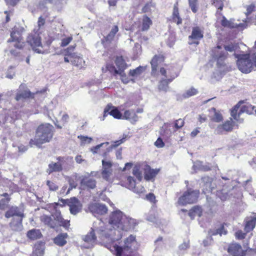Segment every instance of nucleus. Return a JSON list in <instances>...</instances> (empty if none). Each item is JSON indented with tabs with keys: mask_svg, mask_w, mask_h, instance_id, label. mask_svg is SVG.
<instances>
[{
	"mask_svg": "<svg viewBox=\"0 0 256 256\" xmlns=\"http://www.w3.org/2000/svg\"><path fill=\"white\" fill-rule=\"evenodd\" d=\"M125 215L120 210H116L112 212L110 216L109 219V222L106 226V227L104 226V229L108 236L110 237V240L112 242L118 240L120 238H115L114 234L116 235V234H119L120 232L119 230H124V224H123L124 217Z\"/></svg>",
	"mask_w": 256,
	"mask_h": 256,
	"instance_id": "obj_1",
	"label": "nucleus"
},
{
	"mask_svg": "<svg viewBox=\"0 0 256 256\" xmlns=\"http://www.w3.org/2000/svg\"><path fill=\"white\" fill-rule=\"evenodd\" d=\"M54 130V126L48 123L40 125L36 130L34 138L30 142V146L40 148L42 144L48 142L53 136Z\"/></svg>",
	"mask_w": 256,
	"mask_h": 256,
	"instance_id": "obj_2",
	"label": "nucleus"
},
{
	"mask_svg": "<svg viewBox=\"0 0 256 256\" xmlns=\"http://www.w3.org/2000/svg\"><path fill=\"white\" fill-rule=\"evenodd\" d=\"M104 222L101 220H98L97 222H94V228H92V230L87 235L85 236L84 240L86 242L90 243L92 244H94L96 238L95 235V232L99 235V237L102 240L109 238V234H108L105 230L104 229Z\"/></svg>",
	"mask_w": 256,
	"mask_h": 256,
	"instance_id": "obj_3",
	"label": "nucleus"
},
{
	"mask_svg": "<svg viewBox=\"0 0 256 256\" xmlns=\"http://www.w3.org/2000/svg\"><path fill=\"white\" fill-rule=\"evenodd\" d=\"M38 30L34 29L27 38V42L30 44L32 50L38 54H44L41 38Z\"/></svg>",
	"mask_w": 256,
	"mask_h": 256,
	"instance_id": "obj_4",
	"label": "nucleus"
},
{
	"mask_svg": "<svg viewBox=\"0 0 256 256\" xmlns=\"http://www.w3.org/2000/svg\"><path fill=\"white\" fill-rule=\"evenodd\" d=\"M22 28L14 27L10 33V38L8 40L10 43V48L14 46L18 49H22L24 46V42L21 36Z\"/></svg>",
	"mask_w": 256,
	"mask_h": 256,
	"instance_id": "obj_5",
	"label": "nucleus"
},
{
	"mask_svg": "<svg viewBox=\"0 0 256 256\" xmlns=\"http://www.w3.org/2000/svg\"><path fill=\"white\" fill-rule=\"evenodd\" d=\"M240 104V103L236 104L231 111V116L239 122H242L243 121V118H240L242 114H252L255 108L254 106L250 104L243 105L241 106Z\"/></svg>",
	"mask_w": 256,
	"mask_h": 256,
	"instance_id": "obj_6",
	"label": "nucleus"
},
{
	"mask_svg": "<svg viewBox=\"0 0 256 256\" xmlns=\"http://www.w3.org/2000/svg\"><path fill=\"white\" fill-rule=\"evenodd\" d=\"M234 48L233 46L229 45L224 46V50H222L220 46H218L212 50L213 56L217 61L218 66H222L224 64V60L226 56V51L232 52Z\"/></svg>",
	"mask_w": 256,
	"mask_h": 256,
	"instance_id": "obj_7",
	"label": "nucleus"
},
{
	"mask_svg": "<svg viewBox=\"0 0 256 256\" xmlns=\"http://www.w3.org/2000/svg\"><path fill=\"white\" fill-rule=\"evenodd\" d=\"M135 237L132 235L130 236L124 241L123 246H118L114 244L110 246L108 248L116 256H121L123 250H128L131 248L132 244L134 242Z\"/></svg>",
	"mask_w": 256,
	"mask_h": 256,
	"instance_id": "obj_8",
	"label": "nucleus"
},
{
	"mask_svg": "<svg viewBox=\"0 0 256 256\" xmlns=\"http://www.w3.org/2000/svg\"><path fill=\"white\" fill-rule=\"evenodd\" d=\"M199 194L200 192L198 190L189 189L178 198V203L182 206L194 203L196 202Z\"/></svg>",
	"mask_w": 256,
	"mask_h": 256,
	"instance_id": "obj_9",
	"label": "nucleus"
},
{
	"mask_svg": "<svg viewBox=\"0 0 256 256\" xmlns=\"http://www.w3.org/2000/svg\"><path fill=\"white\" fill-rule=\"evenodd\" d=\"M88 210L96 217L105 214L108 212L106 205L100 203H92L89 205Z\"/></svg>",
	"mask_w": 256,
	"mask_h": 256,
	"instance_id": "obj_10",
	"label": "nucleus"
},
{
	"mask_svg": "<svg viewBox=\"0 0 256 256\" xmlns=\"http://www.w3.org/2000/svg\"><path fill=\"white\" fill-rule=\"evenodd\" d=\"M102 176L104 180L110 181L112 174V164L110 160H102Z\"/></svg>",
	"mask_w": 256,
	"mask_h": 256,
	"instance_id": "obj_11",
	"label": "nucleus"
},
{
	"mask_svg": "<svg viewBox=\"0 0 256 256\" xmlns=\"http://www.w3.org/2000/svg\"><path fill=\"white\" fill-rule=\"evenodd\" d=\"M204 37V32L198 26L194 27L192 29V34L188 36V44H198L199 40Z\"/></svg>",
	"mask_w": 256,
	"mask_h": 256,
	"instance_id": "obj_12",
	"label": "nucleus"
},
{
	"mask_svg": "<svg viewBox=\"0 0 256 256\" xmlns=\"http://www.w3.org/2000/svg\"><path fill=\"white\" fill-rule=\"evenodd\" d=\"M233 126V121L232 118H230V120H226L224 124L218 125L214 130V132L218 134H222L224 132L232 131Z\"/></svg>",
	"mask_w": 256,
	"mask_h": 256,
	"instance_id": "obj_13",
	"label": "nucleus"
},
{
	"mask_svg": "<svg viewBox=\"0 0 256 256\" xmlns=\"http://www.w3.org/2000/svg\"><path fill=\"white\" fill-rule=\"evenodd\" d=\"M96 186V180L92 178L82 176L80 178V188L82 190L94 189Z\"/></svg>",
	"mask_w": 256,
	"mask_h": 256,
	"instance_id": "obj_14",
	"label": "nucleus"
},
{
	"mask_svg": "<svg viewBox=\"0 0 256 256\" xmlns=\"http://www.w3.org/2000/svg\"><path fill=\"white\" fill-rule=\"evenodd\" d=\"M228 253L232 256H245V252L242 250V246L236 243L230 245L228 250Z\"/></svg>",
	"mask_w": 256,
	"mask_h": 256,
	"instance_id": "obj_15",
	"label": "nucleus"
},
{
	"mask_svg": "<svg viewBox=\"0 0 256 256\" xmlns=\"http://www.w3.org/2000/svg\"><path fill=\"white\" fill-rule=\"evenodd\" d=\"M57 159L58 160V162H52L48 164V168L46 172L49 174L53 172H59L62 170V165L64 164V158L58 157Z\"/></svg>",
	"mask_w": 256,
	"mask_h": 256,
	"instance_id": "obj_16",
	"label": "nucleus"
},
{
	"mask_svg": "<svg viewBox=\"0 0 256 256\" xmlns=\"http://www.w3.org/2000/svg\"><path fill=\"white\" fill-rule=\"evenodd\" d=\"M54 218V220L55 221L56 226H62L64 228H68L70 226V221L64 220L62 215L61 213L58 210H56L52 215Z\"/></svg>",
	"mask_w": 256,
	"mask_h": 256,
	"instance_id": "obj_17",
	"label": "nucleus"
},
{
	"mask_svg": "<svg viewBox=\"0 0 256 256\" xmlns=\"http://www.w3.org/2000/svg\"><path fill=\"white\" fill-rule=\"evenodd\" d=\"M159 171V169H152L149 166L145 165L144 168V178L148 180L152 179Z\"/></svg>",
	"mask_w": 256,
	"mask_h": 256,
	"instance_id": "obj_18",
	"label": "nucleus"
},
{
	"mask_svg": "<svg viewBox=\"0 0 256 256\" xmlns=\"http://www.w3.org/2000/svg\"><path fill=\"white\" fill-rule=\"evenodd\" d=\"M116 64L118 68V74L122 76H126L124 70L126 68V64L122 56L117 57L116 60Z\"/></svg>",
	"mask_w": 256,
	"mask_h": 256,
	"instance_id": "obj_19",
	"label": "nucleus"
},
{
	"mask_svg": "<svg viewBox=\"0 0 256 256\" xmlns=\"http://www.w3.org/2000/svg\"><path fill=\"white\" fill-rule=\"evenodd\" d=\"M5 216L7 218L12 216H16V218H23L24 215L22 212L16 206H12L8 210Z\"/></svg>",
	"mask_w": 256,
	"mask_h": 256,
	"instance_id": "obj_20",
	"label": "nucleus"
},
{
	"mask_svg": "<svg viewBox=\"0 0 256 256\" xmlns=\"http://www.w3.org/2000/svg\"><path fill=\"white\" fill-rule=\"evenodd\" d=\"M177 4L174 5L172 14L171 18L170 19V22L176 23L178 25L182 23V18L180 17Z\"/></svg>",
	"mask_w": 256,
	"mask_h": 256,
	"instance_id": "obj_21",
	"label": "nucleus"
},
{
	"mask_svg": "<svg viewBox=\"0 0 256 256\" xmlns=\"http://www.w3.org/2000/svg\"><path fill=\"white\" fill-rule=\"evenodd\" d=\"M123 118L130 120L132 123L134 124L138 120V116L134 110H126L122 116Z\"/></svg>",
	"mask_w": 256,
	"mask_h": 256,
	"instance_id": "obj_22",
	"label": "nucleus"
},
{
	"mask_svg": "<svg viewBox=\"0 0 256 256\" xmlns=\"http://www.w3.org/2000/svg\"><path fill=\"white\" fill-rule=\"evenodd\" d=\"M68 236L67 233H61L58 234L54 240V244L58 246H64L66 243V240Z\"/></svg>",
	"mask_w": 256,
	"mask_h": 256,
	"instance_id": "obj_23",
	"label": "nucleus"
},
{
	"mask_svg": "<svg viewBox=\"0 0 256 256\" xmlns=\"http://www.w3.org/2000/svg\"><path fill=\"white\" fill-rule=\"evenodd\" d=\"M119 28L118 26L113 25L110 28V30L108 35L105 37V40L107 42H110L114 40V38L118 32Z\"/></svg>",
	"mask_w": 256,
	"mask_h": 256,
	"instance_id": "obj_24",
	"label": "nucleus"
},
{
	"mask_svg": "<svg viewBox=\"0 0 256 256\" xmlns=\"http://www.w3.org/2000/svg\"><path fill=\"white\" fill-rule=\"evenodd\" d=\"M22 218L20 216L16 218V220L14 218L13 221L10 223V226L12 229L15 231L21 230L22 228Z\"/></svg>",
	"mask_w": 256,
	"mask_h": 256,
	"instance_id": "obj_25",
	"label": "nucleus"
},
{
	"mask_svg": "<svg viewBox=\"0 0 256 256\" xmlns=\"http://www.w3.org/2000/svg\"><path fill=\"white\" fill-rule=\"evenodd\" d=\"M210 115L212 117L211 120L215 122H219L223 120L222 114L220 112H217L214 108L210 110Z\"/></svg>",
	"mask_w": 256,
	"mask_h": 256,
	"instance_id": "obj_26",
	"label": "nucleus"
},
{
	"mask_svg": "<svg viewBox=\"0 0 256 256\" xmlns=\"http://www.w3.org/2000/svg\"><path fill=\"white\" fill-rule=\"evenodd\" d=\"M44 250V244L42 242L36 243L34 245L33 256H42Z\"/></svg>",
	"mask_w": 256,
	"mask_h": 256,
	"instance_id": "obj_27",
	"label": "nucleus"
},
{
	"mask_svg": "<svg viewBox=\"0 0 256 256\" xmlns=\"http://www.w3.org/2000/svg\"><path fill=\"white\" fill-rule=\"evenodd\" d=\"M164 61V58L162 56H155L151 60L152 73L156 70L157 66Z\"/></svg>",
	"mask_w": 256,
	"mask_h": 256,
	"instance_id": "obj_28",
	"label": "nucleus"
},
{
	"mask_svg": "<svg viewBox=\"0 0 256 256\" xmlns=\"http://www.w3.org/2000/svg\"><path fill=\"white\" fill-rule=\"evenodd\" d=\"M192 168L196 172L198 171H208L210 170L209 166L204 164L200 161L196 162L194 164Z\"/></svg>",
	"mask_w": 256,
	"mask_h": 256,
	"instance_id": "obj_29",
	"label": "nucleus"
},
{
	"mask_svg": "<svg viewBox=\"0 0 256 256\" xmlns=\"http://www.w3.org/2000/svg\"><path fill=\"white\" fill-rule=\"evenodd\" d=\"M42 236L41 232L40 230L32 229L30 230L27 232V236L32 240L40 238Z\"/></svg>",
	"mask_w": 256,
	"mask_h": 256,
	"instance_id": "obj_30",
	"label": "nucleus"
},
{
	"mask_svg": "<svg viewBox=\"0 0 256 256\" xmlns=\"http://www.w3.org/2000/svg\"><path fill=\"white\" fill-rule=\"evenodd\" d=\"M123 224H124V230L133 228L136 224V220L130 217H127L126 216L124 217Z\"/></svg>",
	"mask_w": 256,
	"mask_h": 256,
	"instance_id": "obj_31",
	"label": "nucleus"
},
{
	"mask_svg": "<svg viewBox=\"0 0 256 256\" xmlns=\"http://www.w3.org/2000/svg\"><path fill=\"white\" fill-rule=\"evenodd\" d=\"M40 220L45 224L48 226L50 228H54L56 226L55 221L50 216L44 214L42 215L40 217Z\"/></svg>",
	"mask_w": 256,
	"mask_h": 256,
	"instance_id": "obj_32",
	"label": "nucleus"
},
{
	"mask_svg": "<svg viewBox=\"0 0 256 256\" xmlns=\"http://www.w3.org/2000/svg\"><path fill=\"white\" fill-rule=\"evenodd\" d=\"M202 214V210L200 206H196L192 208L188 212V216L191 219H194L195 216H200Z\"/></svg>",
	"mask_w": 256,
	"mask_h": 256,
	"instance_id": "obj_33",
	"label": "nucleus"
},
{
	"mask_svg": "<svg viewBox=\"0 0 256 256\" xmlns=\"http://www.w3.org/2000/svg\"><path fill=\"white\" fill-rule=\"evenodd\" d=\"M256 224V218L254 217L246 221L244 230L246 232L252 230Z\"/></svg>",
	"mask_w": 256,
	"mask_h": 256,
	"instance_id": "obj_34",
	"label": "nucleus"
},
{
	"mask_svg": "<svg viewBox=\"0 0 256 256\" xmlns=\"http://www.w3.org/2000/svg\"><path fill=\"white\" fill-rule=\"evenodd\" d=\"M152 24V21L151 20L146 16H144L142 18L141 30L142 31L148 30Z\"/></svg>",
	"mask_w": 256,
	"mask_h": 256,
	"instance_id": "obj_35",
	"label": "nucleus"
},
{
	"mask_svg": "<svg viewBox=\"0 0 256 256\" xmlns=\"http://www.w3.org/2000/svg\"><path fill=\"white\" fill-rule=\"evenodd\" d=\"M34 94H32L30 90H26L21 93H18L16 100L17 101L22 100L23 99L31 98L33 96Z\"/></svg>",
	"mask_w": 256,
	"mask_h": 256,
	"instance_id": "obj_36",
	"label": "nucleus"
},
{
	"mask_svg": "<svg viewBox=\"0 0 256 256\" xmlns=\"http://www.w3.org/2000/svg\"><path fill=\"white\" fill-rule=\"evenodd\" d=\"M226 231L224 230V226H222L220 228L216 230H210L208 231V235L212 237V236L220 234V236L222 234H226Z\"/></svg>",
	"mask_w": 256,
	"mask_h": 256,
	"instance_id": "obj_37",
	"label": "nucleus"
},
{
	"mask_svg": "<svg viewBox=\"0 0 256 256\" xmlns=\"http://www.w3.org/2000/svg\"><path fill=\"white\" fill-rule=\"evenodd\" d=\"M174 78H172V79L171 78L164 79V80H161L158 85L159 90H160L164 91V92L167 91V90H168V83L172 82V80Z\"/></svg>",
	"mask_w": 256,
	"mask_h": 256,
	"instance_id": "obj_38",
	"label": "nucleus"
},
{
	"mask_svg": "<svg viewBox=\"0 0 256 256\" xmlns=\"http://www.w3.org/2000/svg\"><path fill=\"white\" fill-rule=\"evenodd\" d=\"M145 70V66H140L136 69L130 70L129 74L132 76H138L140 75Z\"/></svg>",
	"mask_w": 256,
	"mask_h": 256,
	"instance_id": "obj_39",
	"label": "nucleus"
},
{
	"mask_svg": "<svg viewBox=\"0 0 256 256\" xmlns=\"http://www.w3.org/2000/svg\"><path fill=\"white\" fill-rule=\"evenodd\" d=\"M64 204L69 206L70 208L75 206L76 204L80 202V200L76 197L71 198L70 199L64 200Z\"/></svg>",
	"mask_w": 256,
	"mask_h": 256,
	"instance_id": "obj_40",
	"label": "nucleus"
},
{
	"mask_svg": "<svg viewBox=\"0 0 256 256\" xmlns=\"http://www.w3.org/2000/svg\"><path fill=\"white\" fill-rule=\"evenodd\" d=\"M109 114L116 118H122V114L115 107L112 106V108L110 110Z\"/></svg>",
	"mask_w": 256,
	"mask_h": 256,
	"instance_id": "obj_41",
	"label": "nucleus"
},
{
	"mask_svg": "<svg viewBox=\"0 0 256 256\" xmlns=\"http://www.w3.org/2000/svg\"><path fill=\"white\" fill-rule=\"evenodd\" d=\"M198 92L196 89L194 88H190L186 90V92L183 94L182 96L184 98H188L192 96L196 95Z\"/></svg>",
	"mask_w": 256,
	"mask_h": 256,
	"instance_id": "obj_42",
	"label": "nucleus"
},
{
	"mask_svg": "<svg viewBox=\"0 0 256 256\" xmlns=\"http://www.w3.org/2000/svg\"><path fill=\"white\" fill-rule=\"evenodd\" d=\"M132 174L138 178L139 181H140L142 178V174L138 166H135L132 170Z\"/></svg>",
	"mask_w": 256,
	"mask_h": 256,
	"instance_id": "obj_43",
	"label": "nucleus"
},
{
	"mask_svg": "<svg viewBox=\"0 0 256 256\" xmlns=\"http://www.w3.org/2000/svg\"><path fill=\"white\" fill-rule=\"evenodd\" d=\"M189 6L194 13H196L198 9L197 0H188Z\"/></svg>",
	"mask_w": 256,
	"mask_h": 256,
	"instance_id": "obj_44",
	"label": "nucleus"
},
{
	"mask_svg": "<svg viewBox=\"0 0 256 256\" xmlns=\"http://www.w3.org/2000/svg\"><path fill=\"white\" fill-rule=\"evenodd\" d=\"M82 208V205L80 202L76 204L75 206L70 208V210L72 214L76 215L80 211Z\"/></svg>",
	"mask_w": 256,
	"mask_h": 256,
	"instance_id": "obj_45",
	"label": "nucleus"
},
{
	"mask_svg": "<svg viewBox=\"0 0 256 256\" xmlns=\"http://www.w3.org/2000/svg\"><path fill=\"white\" fill-rule=\"evenodd\" d=\"M146 220L148 221L158 224V218H156L155 214L153 211H151L148 214V216H146Z\"/></svg>",
	"mask_w": 256,
	"mask_h": 256,
	"instance_id": "obj_46",
	"label": "nucleus"
},
{
	"mask_svg": "<svg viewBox=\"0 0 256 256\" xmlns=\"http://www.w3.org/2000/svg\"><path fill=\"white\" fill-rule=\"evenodd\" d=\"M128 188L132 190L136 186V182L134 178L132 176H128L127 178Z\"/></svg>",
	"mask_w": 256,
	"mask_h": 256,
	"instance_id": "obj_47",
	"label": "nucleus"
},
{
	"mask_svg": "<svg viewBox=\"0 0 256 256\" xmlns=\"http://www.w3.org/2000/svg\"><path fill=\"white\" fill-rule=\"evenodd\" d=\"M14 67L13 66H10L6 74V78L9 79H12L15 76V72L13 70Z\"/></svg>",
	"mask_w": 256,
	"mask_h": 256,
	"instance_id": "obj_48",
	"label": "nucleus"
},
{
	"mask_svg": "<svg viewBox=\"0 0 256 256\" xmlns=\"http://www.w3.org/2000/svg\"><path fill=\"white\" fill-rule=\"evenodd\" d=\"M222 24L224 26L230 28H234L236 26V24L230 25V21L227 20L225 18H223L222 20Z\"/></svg>",
	"mask_w": 256,
	"mask_h": 256,
	"instance_id": "obj_49",
	"label": "nucleus"
},
{
	"mask_svg": "<svg viewBox=\"0 0 256 256\" xmlns=\"http://www.w3.org/2000/svg\"><path fill=\"white\" fill-rule=\"evenodd\" d=\"M72 40V36H68L66 38H63L62 40L60 46H63V47L66 46Z\"/></svg>",
	"mask_w": 256,
	"mask_h": 256,
	"instance_id": "obj_50",
	"label": "nucleus"
},
{
	"mask_svg": "<svg viewBox=\"0 0 256 256\" xmlns=\"http://www.w3.org/2000/svg\"><path fill=\"white\" fill-rule=\"evenodd\" d=\"M10 200V198H6L2 199L0 201V209L4 210L6 208V207L7 206Z\"/></svg>",
	"mask_w": 256,
	"mask_h": 256,
	"instance_id": "obj_51",
	"label": "nucleus"
},
{
	"mask_svg": "<svg viewBox=\"0 0 256 256\" xmlns=\"http://www.w3.org/2000/svg\"><path fill=\"white\" fill-rule=\"evenodd\" d=\"M78 138L80 139L82 144H90L92 140V138L88 136H78Z\"/></svg>",
	"mask_w": 256,
	"mask_h": 256,
	"instance_id": "obj_52",
	"label": "nucleus"
},
{
	"mask_svg": "<svg viewBox=\"0 0 256 256\" xmlns=\"http://www.w3.org/2000/svg\"><path fill=\"white\" fill-rule=\"evenodd\" d=\"M134 193L140 194L144 192L145 188L142 186H136L132 190Z\"/></svg>",
	"mask_w": 256,
	"mask_h": 256,
	"instance_id": "obj_53",
	"label": "nucleus"
},
{
	"mask_svg": "<svg viewBox=\"0 0 256 256\" xmlns=\"http://www.w3.org/2000/svg\"><path fill=\"white\" fill-rule=\"evenodd\" d=\"M70 61L72 64L76 66H79L80 65L82 66V63L84 62L82 58L80 57L76 58L74 60H71Z\"/></svg>",
	"mask_w": 256,
	"mask_h": 256,
	"instance_id": "obj_54",
	"label": "nucleus"
},
{
	"mask_svg": "<svg viewBox=\"0 0 256 256\" xmlns=\"http://www.w3.org/2000/svg\"><path fill=\"white\" fill-rule=\"evenodd\" d=\"M218 196L222 200H226L230 198V195L224 190H222Z\"/></svg>",
	"mask_w": 256,
	"mask_h": 256,
	"instance_id": "obj_55",
	"label": "nucleus"
},
{
	"mask_svg": "<svg viewBox=\"0 0 256 256\" xmlns=\"http://www.w3.org/2000/svg\"><path fill=\"white\" fill-rule=\"evenodd\" d=\"M47 185L49 188L51 190L55 191L58 189V186L54 183L50 182V180L47 181Z\"/></svg>",
	"mask_w": 256,
	"mask_h": 256,
	"instance_id": "obj_56",
	"label": "nucleus"
},
{
	"mask_svg": "<svg viewBox=\"0 0 256 256\" xmlns=\"http://www.w3.org/2000/svg\"><path fill=\"white\" fill-rule=\"evenodd\" d=\"M184 124V120L182 119H179L178 120H176L174 122V127L176 129H178L180 128H181L183 126Z\"/></svg>",
	"mask_w": 256,
	"mask_h": 256,
	"instance_id": "obj_57",
	"label": "nucleus"
},
{
	"mask_svg": "<svg viewBox=\"0 0 256 256\" xmlns=\"http://www.w3.org/2000/svg\"><path fill=\"white\" fill-rule=\"evenodd\" d=\"M214 6L220 10H222L224 4L221 0H216L214 2Z\"/></svg>",
	"mask_w": 256,
	"mask_h": 256,
	"instance_id": "obj_58",
	"label": "nucleus"
},
{
	"mask_svg": "<svg viewBox=\"0 0 256 256\" xmlns=\"http://www.w3.org/2000/svg\"><path fill=\"white\" fill-rule=\"evenodd\" d=\"M106 68L111 72H114V75L116 76V74H118V70H117L114 66L108 65Z\"/></svg>",
	"mask_w": 256,
	"mask_h": 256,
	"instance_id": "obj_59",
	"label": "nucleus"
},
{
	"mask_svg": "<svg viewBox=\"0 0 256 256\" xmlns=\"http://www.w3.org/2000/svg\"><path fill=\"white\" fill-rule=\"evenodd\" d=\"M74 46H70L66 50V54H65V55L69 56L72 58L73 54H72V52L74 51Z\"/></svg>",
	"mask_w": 256,
	"mask_h": 256,
	"instance_id": "obj_60",
	"label": "nucleus"
},
{
	"mask_svg": "<svg viewBox=\"0 0 256 256\" xmlns=\"http://www.w3.org/2000/svg\"><path fill=\"white\" fill-rule=\"evenodd\" d=\"M112 108V105L110 104H108V106L106 107V108L104 110V116L103 118L102 119V120H104V118L108 114H110L109 112L110 110Z\"/></svg>",
	"mask_w": 256,
	"mask_h": 256,
	"instance_id": "obj_61",
	"label": "nucleus"
},
{
	"mask_svg": "<svg viewBox=\"0 0 256 256\" xmlns=\"http://www.w3.org/2000/svg\"><path fill=\"white\" fill-rule=\"evenodd\" d=\"M154 145L158 148H162L164 146V144L162 140L159 138L157 139L156 142H154Z\"/></svg>",
	"mask_w": 256,
	"mask_h": 256,
	"instance_id": "obj_62",
	"label": "nucleus"
},
{
	"mask_svg": "<svg viewBox=\"0 0 256 256\" xmlns=\"http://www.w3.org/2000/svg\"><path fill=\"white\" fill-rule=\"evenodd\" d=\"M246 233L243 232L242 230H238L236 232V236L238 239L242 240L245 238Z\"/></svg>",
	"mask_w": 256,
	"mask_h": 256,
	"instance_id": "obj_63",
	"label": "nucleus"
},
{
	"mask_svg": "<svg viewBox=\"0 0 256 256\" xmlns=\"http://www.w3.org/2000/svg\"><path fill=\"white\" fill-rule=\"evenodd\" d=\"M152 6V3L146 4L142 8V11L144 12H148L151 10V8Z\"/></svg>",
	"mask_w": 256,
	"mask_h": 256,
	"instance_id": "obj_64",
	"label": "nucleus"
}]
</instances>
